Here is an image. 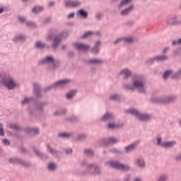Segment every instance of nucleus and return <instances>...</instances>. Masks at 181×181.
I'll return each instance as SVG.
<instances>
[{
  "label": "nucleus",
  "mask_w": 181,
  "mask_h": 181,
  "mask_svg": "<svg viewBox=\"0 0 181 181\" xmlns=\"http://www.w3.org/2000/svg\"><path fill=\"white\" fill-rule=\"evenodd\" d=\"M88 165V163L87 162V160H83L82 161H81V166H87Z\"/></svg>",
  "instance_id": "obj_62"
},
{
  "label": "nucleus",
  "mask_w": 181,
  "mask_h": 181,
  "mask_svg": "<svg viewBox=\"0 0 181 181\" xmlns=\"http://www.w3.org/2000/svg\"><path fill=\"white\" fill-rule=\"evenodd\" d=\"M174 54H175V56H180L181 47L176 48L175 50L174 51Z\"/></svg>",
  "instance_id": "obj_60"
},
{
  "label": "nucleus",
  "mask_w": 181,
  "mask_h": 181,
  "mask_svg": "<svg viewBox=\"0 0 181 181\" xmlns=\"http://www.w3.org/2000/svg\"><path fill=\"white\" fill-rule=\"evenodd\" d=\"M168 180H169V174L168 173L161 174L157 179V181H168Z\"/></svg>",
  "instance_id": "obj_40"
},
{
  "label": "nucleus",
  "mask_w": 181,
  "mask_h": 181,
  "mask_svg": "<svg viewBox=\"0 0 181 181\" xmlns=\"http://www.w3.org/2000/svg\"><path fill=\"white\" fill-rule=\"evenodd\" d=\"M47 148L49 149V153H51V155H52L53 156H57L58 155H59L60 151L57 150L56 148H52L49 144L47 145Z\"/></svg>",
  "instance_id": "obj_31"
},
{
  "label": "nucleus",
  "mask_w": 181,
  "mask_h": 181,
  "mask_svg": "<svg viewBox=\"0 0 181 181\" xmlns=\"http://www.w3.org/2000/svg\"><path fill=\"white\" fill-rule=\"evenodd\" d=\"M69 37V33L67 32H63L58 35H56L53 39L52 45H51L52 49L56 50L59 46H60L63 39Z\"/></svg>",
  "instance_id": "obj_8"
},
{
  "label": "nucleus",
  "mask_w": 181,
  "mask_h": 181,
  "mask_svg": "<svg viewBox=\"0 0 181 181\" xmlns=\"http://www.w3.org/2000/svg\"><path fill=\"white\" fill-rule=\"evenodd\" d=\"M151 101L154 104H163V98H153Z\"/></svg>",
  "instance_id": "obj_42"
},
{
  "label": "nucleus",
  "mask_w": 181,
  "mask_h": 181,
  "mask_svg": "<svg viewBox=\"0 0 181 181\" xmlns=\"http://www.w3.org/2000/svg\"><path fill=\"white\" fill-rule=\"evenodd\" d=\"M57 169V164L56 163H49L47 165V170L49 172H54Z\"/></svg>",
  "instance_id": "obj_32"
},
{
  "label": "nucleus",
  "mask_w": 181,
  "mask_h": 181,
  "mask_svg": "<svg viewBox=\"0 0 181 181\" xmlns=\"http://www.w3.org/2000/svg\"><path fill=\"white\" fill-rule=\"evenodd\" d=\"M119 170H123V172H129V170H131V165H129L128 164L120 163V167H119Z\"/></svg>",
  "instance_id": "obj_38"
},
{
  "label": "nucleus",
  "mask_w": 181,
  "mask_h": 181,
  "mask_svg": "<svg viewBox=\"0 0 181 181\" xmlns=\"http://www.w3.org/2000/svg\"><path fill=\"white\" fill-rule=\"evenodd\" d=\"M25 25L28 28H31L33 29H36V28H37V25L35 22H33V21H27V22H25Z\"/></svg>",
  "instance_id": "obj_47"
},
{
  "label": "nucleus",
  "mask_w": 181,
  "mask_h": 181,
  "mask_svg": "<svg viewBox=\"0 0 181 181\" xmlns=\"http://www.w3.org/2000/svg\"><path fill=\"white\" fill-rule=\"evenodd\" d=\"M33 151L36 156H38L40 159H49V156L45 153H41L40 151L37 149V148L34 147Z\"/></svg>",
  "instance_id": "obj_21"
},
{
  "label": "nucleus",
  "mask_w": 181,
  "mask_h": 181,
  "mask_svg": "<svg viewBox=\"0 0 181 181\" xmlns=\"http://www.w3.org/2000/svg\"><path fill=\"white\" fill-rule=\"evenodd\" d=\"M132 11H134V5H131L129 7L122 10L120 11V15H122V16H127V15H129Z\"/></svg>",
  "instance_id": "obj_24"
},
{
  "label": "nucleus",
  "mask_w": 181,
  "mask_h": 181,
  "mask_svg": "<svg viewBox=\"0 0 181 181\" xmlns=\"http://www.w3.org/2000/svg\"><path fill=\"white\" fill-rule=\"evenodd\" d=\"M73 135V133L63 132L59 133L57 136L58 138H62V139H70V138H72Z\"/></svg>",
  "instance_id": "obj_27"
},
{
  "label": "nucleus",
  "mask_w": 181,
  "mask_h": 181,
  "mask_svg": "<svg viewBox=\"0 0 181 181\" xmlns=\"http://www.w3.org/2000/svg\"><path fill=\"white\" fill-rule=\"evenodd\" d=\"M0 84L9 90L21 87V84L16 83V81H15V78L11 74L4 71H0Z\"/></svg>",
  "instance_id": "obj_2"
},
{
  "label": "nucleus",
  "mask_w": 181,
  "mask_h": 181,
  "mask_svg": "<svg viewBox=\"0 0 181 181\" xmlns=\"http://www.w3.org/2000/svg\"><path fill=\"white\" fill-rule=\"evenodd\" d=\"M49 23H52V18L47 17L42 21V25H49Z\"/></svg>",
  "instance_id": "obj_56"
},
{
  "label": "nucleus",
  "mask_w": 181,
  "mask_h": 181,
  "mask_svg": "<svg viewBox=\"0 0 181 181\" xmlns=\"http://www.w3.org/2000/svg\"><path fill=\"white\" fill-rule=\"evenodd\" d=\"M35 47L39 50H43L44 49H46V43L42 42V41H38L35 42Z\"/></svg>",
  "instance_id": "obj_35"
},
{
  "label": "nucleus",
  "mask_w": 181,
  "mask_h": 181,
  "mask_svg": "<svg viewBox=\"0 0 181 181\" xmlns=\"http://www.w3.org/2000/svg\"><path fill=\"white\" fill-rule=\"evenodd\" d=\"M129 114H132V115H135V117H136V118L140 121L146 122L149 121L151 118H152V115H151V114L142 113L136 109H131L129 110Z\"/></svg>",
  "instance_id": "obj_7"
},
{
  "label": "nucleus",
  "mask_w": 181,
  "mask_h": 181,
  "mask_svg": "<svg viewBox=\"0 0 181 181\" xmlns=\"http://www.w3.org/2000/svg\"><path fill=\"white\" fill-rule=\"evenodd\" d=\"M135 24V21H127V23H126V25H127V26H134V25Z\"/></svg>",
  "instance_id": "obj_63"
},
{
  "label": "nucleus",
  "mask_w": 181,
  "mask_h": 181,
  "mask_svg": "<svg viewBox=\"0 0 181 181\" xmlns=\"http://www.w3.org/2000/svg\"><path fill=\"white\" fill-rule=\"evenodd\" d=\"M156 145H157V146H160L161 148H163V143H162V137H160V136L157 137Z\"/></svg>",
  "instance_id": "obj_54"
},
{
  "label": "nucleus",
  "mask_w": 181,
  "mask_h": 181,
  "mask_svg": "<svg viewBox=\"0 0 181 181\" xmlns=\"http://www.w3.org/2000/svg\"><path fill=\"white\" fill-rule=\"evenodd\" d=\"M109 100L111 101H119V100H121V95L118 93L110 94L109 96Z\"/></svg>",
  "instance_id": "obj_29"
},
{
  "label": "nucleus",
  "mask_w": 181,
  "mask_h": 181,
  "mask_svg": "<svg viewBox=\"0 0 181 181\" xmlns=\"http://www.w3.org/2000/svg\"><path fill=\"white\" fill-rule=\"evenodd\" d=\"M181 78V69H179L177 72L171 76V78L175 80H180Z\"/></svg>",
  "instance_id": "obj_45"
},
{
  "label": "nucleus",
  "mask_w": 181,
  "mask_h": 181,
  "mask_svg": "<svg viewBox=\"0 0 181 181\" xmlns=\"http://www.w3.org/2000/svg\"><path fill=\"white\" fill-rule=\"evenodd\" d=\"M47 105V102L45 101H38L35 103V109H30L28 112L29 115L32 118H36L37 115H36V111L38 112V114H40V115H42L43 112H45V107Z\"/></svg>",
  "instance_id": "obj_4"
},
{
  "label": "nucleus",
  "mask_w": 181,
  "mask_h": 181,
  "mask_svg": "<svg viewBox=\"0 0 181 181\" xmlns=\"http://www.w3.org/2000/svg\"><path fill=\"white\" fill-rule=\"evenodd\" d=\"M94 150L91 148H85L83 150V154L89 158H93V156H94Z\"/></svg>",
  "instance_id": "obj_30"
},
{
  "label": "nucleus",
  "mask_w": 181,
  "mask_h": 181,
  "mask_svg": "<svg viewBox=\"0 0 181 181\" xmlns=\"http://www.w3.org/2000/svg\"><path fill=\"white\" fill-rule=\"evenodd\" d=\"M83 173V175H101V168L97 163H90Z\"/></svg>",
  "instance_id": "obj_5"
},
{
  "label": "nucleus",
  "mask_w": 181,
  "mask_h": 181,
  "mask_svg": "<svg viewBox=\"0 0 181 181\" xmlns=\"http://www.w3.org/2000/svg\"><path fill=\"white\" fill-rule=\"evenodd\" d=\"M23 40H25V35H17L14 39H13V42H15L16 43L18 42H23Z\"/></svg>",
  "instance_id": "obj_48"
},
{
  "label": "nucleus",
  "mask_w": 181,
  "mask_h": 181,
  "mask_svg": "<svg viewBox=\"0 0 181 181\" xmlns=\"http://www.w3.org/2000/svg\"><path fill=\"white\" fill-rule=\"evenodd\" d=\"M76 93H77V90H72L69 92L66 95V100H73V98H74V95H76Z\"/></svg>",
  "instance_id": "obj_41"
},
{
  "label": "nucleus",
  "mask_w": 181,
  "mask_h": 181,
  "mask_svg": "<svg viewBox=\"0 0 181 181\" xmlns=\"http://www.w3.org/2000/svg\"><path fill=\"white\" fill-rule=\"evenodd\" d=\"M33 94L35 98H42L43 94H42V87L39 83H33Z\"/></svg>",
  "instance_id": "obj_12"
},
{
  "label": "nucleus",
  "mask_w": 181,
  "mask_h": 181,
  "mask_svg": "<svg viewBox=\"0 0 181 181\" xmlns=\"http://www.w3.org/2000/svg\"><path fill=\"white\" fill-rule=\"evenodd\" d=\"M25 131L29 135H39L40 132L39 127H28L25 129Z\"/></svg>",
  "instance_id": "obj_22"
},
{
  "label": "nucleus",
  "mask_w": 181,
  "mask_h": 181,
  "mask_svg": "<svg viewBox=\"0 0 181 181\" xmlns=\"http://www.w3.org/2000/svg\"><path fill=\"white\" fill-rule=\"evenodd\" d=\"M0 136H5V132H4V124L0 122Z\"/></svg>",
  "instance_id": "obj_59"
},
{
  "label": "nucleus",
  "mask_w": 181,
  "mask_h": 181,
  "mask_svg": "<svg viewBox=\"0 0 181 181\" xmlns=\"http://www.w3.org/2000/svg\"><path fill=\"white\" fill-rule=\"evenodd\" d=\"M123 42H127L129 45H132L134 43V38L123 37Z\"/></svg>",
  "instance_id": "obj_52"
},
{
  "label": "nucleus",
  "mask_w": 181,
  "mask_h": 181,
  "mask_svg": "<svg viewBox=\"0 0 181 181\" xmlns=\"http://www.w3.org/2000/svg\"><path fill=\"white\" fill-rule=\"evenodd\" d=\"M67 114V110L66 108H62L59 110H57L54 115L57 117L58 115H66Z\"/></svg>",
  "instance_id": "obj_39"
},
{
  "label": "nucleus",
  "mask_w": 181,
  "mask_h": 181,
  "mask_svg": "<svg viewBox=\"0 0 181 181\" xmlns=\"http://www.w3.org/2000/svg\"><path fill=\"white\" fill-rule=\"evenodd\" d=\"M121 42H124L123 37L116 39L115 41L113 42V45H115V46H118Z\"/></svg>",
  "instance_id": "obj_57"
},
{
  "label": "nucleus",
  "mask_w": 181,
  "mask_h": 181,
  "mask_svg": "<svg viewBox=\"0 0 181 181\" xmlns=\"http://www.w3.org/2000/svg\"><path fill=\"white\" fill-rule=\"evenodd\" d=\"M110 153H115V155H122V151L117 149V148H111L109 150Z\"/></svg>",
  "instance_id": "obj_50"
},
{
  "label": "nucleus",
  "mask_w": 181,
  "mask_h": 181,
  "mask_svg": "<svg viewBox=\"0 0 181 181\" xmlns=\"http://www.w3.org/2000/svg\"><path fill=\"white\" fill-rule=\"evenodd\" d=\"M87 134H80L76 138V141H78V142H84V141L87 140Z\"/></svg>",
  "instance_id": "obj_34"
},
{
  "label": "nucleus",
  "mask_w": 181,
  "mask_h": 181,
  "mask_svg": "<svg viewBox=\"0 0 181 181\" xmlns=\"http://www.w3.org/2000/svg\"><path fill=\"white\" fill-rule=\"evenodd\" d=\"M135 165L138 166V168H140V169H145L146 168V164L144 158H136Z\"/></svg>",
  "instance_id": "obj_19"
},
{
  "label": "nucleus",
  "mask_w": 181,
  "mask_h": 181,
  "mask_svg": "<svg viewBox=\"0 0 181 181\" xmlns=\"http://www.w3.org/2000/svg\"><path fill=\"white\" fill-rule=\"evenodd\" d=\"M168 59H169V57H168V56H166V55L155 56V60L157 63H159V62H165V61L168 60Z\"/></svg>",
  "instance_id": "obj_33"
},
{
  "label": "nucleus",
  "mask_w": 181,
  "mask_h": 181,
  "mask_svg": "<svg viewBox=\"0 0 181 181\" xmlns=\"http://www.w3.org/2000/svg\"><path fill=\"white\" fill-rule=\"evenodd\" d=\"M176 145L175 141H168L163 142V148L164 149H172Z\"/></svg>",
  "instance_id": "obj_23"
},
{
  "label": "nucleus",
  "mask_w": 181,
  "mask_h": 181,
  "mask_svg": "<svg viewBox=\"0 0 181 181\" xmlns=\"http://www.w3.org/2000/svg\"><path fill=\"white\" fill-rule=\"evenodd\" d=\"M65 119L68 122H77V121H78V117H77V116H71V117H66Z\"/></svg>",
  "instance_id": "obj_44"
},
{
  "label": "nucleus",
  "mask_w": 181,
  "mask_h": 181,
  "mask_svg": "<svg viewBox=\"0 0 181 181\" xmlns=\"http://www.w3.org/2000/svg\"><path fill=\"white\" fill-rule=\"evenodd\" d=\"M43 6H35L33 9H32V12L33 13H40V12H43Z\"/></svg>",
  "instance_id": "obj_46"
},
{
  "label": "nucleus",
  "mask_w": 181,
  "mask_h": 181,
  "mask_svg": "<svg viewBox=\"0 0 181 181\" xmlns=\"http://www.w3.org/2000/svg\"><path fill=\"white\" fill-rule=\"evenodd\" d=\"M78 15L81 16L83 19H87L88 18V12L86 11V10L81 8L78 11Z\"/></svg>",
  "instance_id": "obj_28"
},
{
  "label": "nucleus",
  "mask_w": 181,
  "mask_h": 181,
  "mask_svg": "<svg viewBox=\"0 0 181 181\" xmlns=\"http://www.w3.org/2000/svg\"><path fill=\"white\" fill-rule=\"evenodd\" d=\"M140 144H141V141H136L133 142L132 144L127 146L126 147H124L125 153H129L130 152L135 151V149H136V148H138V146Z\"/></svg>",
  "instance_id": "obj_14"
},
{
  "label": "nucleus",
  "mask_w": 181,
  "mask_h": 181,
  "mask_svg": "<svg viewBox=\"0 0 181 181\" xmlns=\"http://www.w3.org/2000/svg\"><path fill=\"white\" fill-rule=\"evenodd\" d=\"M176 100H177V97L175 95L164 97L163 104H170V103H175Z\"/></svg>",
  "instance_id": "obj_25"
},
{
  "label": "nucleus",
  "mask_w": 181,
  "mask_h": 181,
  "mask_svg": "<svg viewBox=\"0 0 181 181\" xmlns=\"http://www.w3.org/2000/svg\"><path fill=\"white\" fill-rule=\"evenodd\" d=\"M107 129H117L116 124L113 122H109L107 126Z\"/></svg>",
  "instance_id": "obj_53"
},
{
  "label": "nucleus",
  "mask_w": 181,
  "mask_h": 181,
  "mask_svg": "<svg viewBox=\"0 0 181 181\" xmlns=\"http://www.w3.org/2000/svg\"><path fill=\"white\" fill-rule=\"evenodd\" d=\"M175 160L176 162H181V153L175 156Z\"/></svg>",
  "instance_id": "obj_64"
},
{
  "label": "nucleus",
  "mask_w": 181,
  "mask_h": 181,
  "mask_svg": "<svg viewBox=\"0 0 181 181\" xmlns=\"http://www.w3.org/2000/svg\"><path fill=\"white\" fill-rule=\"evenodd\" d=\"M172 74H173V70L170 69L165 71L163 74V80H168L170 77V76H172Z\"/></svg>",
  "instance_id": "obj_36"
},
{
  "label": "nucleus",
  "mask_w": 181,
  "mask_h": 181,
  "mask_svg": "<svg viewBox=\"0 0 181 181\" xmlns=\"http://www.w3.org/2000/svg\"><path fill=\"white\" fill-rule=\"evenodd\" d=\"M123 87L127 91L134 93L137 90L141 94H146V86H145V78L139 74H134L132 76V84L124 83Z\"/></svg>",
  "instance_id": "obj_1"
},
{
  "label": "nucleus",
  "mask_w": 181,
  "mask_h": 181,
  "mask_svg": "<svg viewBox=\"0 0 181 181\" xmlns=\"http://www.w3.org/2000/svg\"><path fill=\"white\" fill-rule=\"evenodd\" d=\"M100 47L101 41H96L94 47L90 49V53H92V54H99Z\"/></svg>",
  "instance_id": "obj_20"
},
{
  "label": "nucleus",
  "mask_w": 181,
  "mask_h": 181,
  "mask_svg": "<svg viewBox=\"0 0 181 181\" xmlns=\"http://www.w3.org/2000/svg\"><path fill=\"white\" fill-rule=\"evenodd\" d=\"M93 35H94V33L92 31H88L86 33H85L83 34V35H82L81 37V39H86V37H90V36H93Z\"/></svg>",
  "instance_id": "obj_51"
},
{
  "label": "nucleus",
  "mask_w": 181,
  "mask_h": 181,
  "mask_svg": "<svg viewBox=\"0 0 181 181\" xmlns=\"http://www.w3.org/2000/svg\"><path fill=\"white\" fill-rule=\"evenodd\" d=\"M117 142H119L118 139L110 137L109 139H101L99 141V145L100 146H108V145H114V144H117Z\"/></svg>",
  "instance_id": "obj_10"
},
{
  "label": "nucleus",
  "mask_w": 181,
  "mask_h": 181,
  "mask_svg": "<svg viewBox=\"0 0 181 181\" xmlns=\"http://www.w3.org/2000/svg\"><path fill=\"white\" fill-rule=\"evenodd\" d=\"M81 6V1H71L68 0L65 2V6L67 8H78Z\"/></svg>",
  "instance_id": "obj_17"
},
{
  "label": "nucleus",
  "mask_w": 181,
  "mask_h": 181,
  "mask_svg": "<svg viewBox=\"0 0 181 181\" xmlns=\"http://www.w3.org/2000/svg\"><path fill=\"white\" fill-rule=\"evenodd\" d=\"M86 63H87V64L98 66V64H103V63H104V60L101 59L90 58L86 60Z\"/></svg>",
  "instance_id": "obj_18"
},
{
  "label": "nucleus",
  "mask_w": 181,
  "mask_h": 181,
  "mask_svg": "<svg viewBox=\"0 0 181 181\" xmlns=\"http://www.w3.org/2000/svg\"><path fill=\"white\" fill-rule=\"evenodd\" d=\"M2 144L6 145V146H11V141L8 140V139H2Z\"/></svg>",
  "instance_id": "obj_58"
},
{
  "label": "nucleus",
  "mask_w": 181,
  "mask_h": 181,
  "mask_svg": "<svg viewBox=\"0 0 181 181\" xmlns=\"http://www.w3.org/2000/svg\"><path fill=\"white\" fill-rule=\"evenodd\" d=\"M107 165L110 168H114L115 169H119L121 163L118 160H110L107 162Z\"/></svg>",
  "instance_id": "obj_26"
},
{
  "label": "nucleus",
  "mask_w": 181,
  "mask_h": 181,
  "mask_svg": "<svg viewBox=\"0 0 181 181\" xmlns=\"http://www.w3.org/2000/svg\"><path fill=\"white\" fill-rule=\"evenodd\" d=\"M132 0H122L119 5V9H121L122 7L125 6V5H128Z\"/></svg>",
  "instance_id": "obj_49"
},
{
  "label": "nucleus",
  "mask_w": 181,
  "mask_h": 181,
  "mask_svg": "<svg viewBox=\"0 0 181 181\" xmlns=\"http://www.w3.org/2000/svg\"><path fill=\"white\" fill-rule=\"evenodd\" d=\"M115 119V115L111 112H106L100 118L102 122H107V121H114Z\"/></svg>",
  "instance_id": "obj_13"
},
{
  "label": "nucleus",
  "mask_w": 181,
  "mask_h": 181,
  "mask_svg": "<svg viewBox=\"0 0 181 181\" xmlns=\"http://www.w3.org/2000/svg\"><path fill=\"white\" fill-rule=\"evenodd\" d=\"M120 76H122L123 80L124 81H127L129 79V77H132V71L131 69L127 68L122 70L119 73Z\"/></svg>",
  "instance_id": "obj_15"
},
{
  "label": "nucleus",
  "mask_w": 181,
  "mask_h": 181,
  "mask_svg": "<svg viewBox=\"0 0 181 181\" xmlns=\"http://www.w3.org/2000/svg\"><path fill=\"white\" fill-rule=\"evenodd\" d=\"M9 128H11V129H14V131H17V132L22 131V128L16 124H11Z\"/></svg>",
  "instance_id": "obj_43"
},
{
  "label": "nucleus",
  "mask_w": 181,
  "mask_h": 181,
  "mask_svg": "<svg viewBox=\"0 0 181 181\" xmlns=\"http://www.w3.org/2000/svg\"><path fill=\"white\" fill-rule=\"evenodd\" d=\"M33 101V98L30 97V98H25L23 100L21 101V105L22 107H25V105H28V104H30Z\"/></svg>",
  "instance_id": "obj_37"
},
{
  "label": "nucleus",
  "mask_w": 181,
  "mask_h": 181,
  "mask_svg": "<svg viewBox=\"0 0 181 181\" xmlns=\"http://www.w3.org/2000/svg\"><path fill=\"white\" fill-rule=\"evenodd\" d=\"M64 151L66 155H71L73 153V148H65Z\"/></svg>",
  "instance_id": "obj_61"
},
{
  "label": "nucleus",
  "mask_w": 181,
  "mask_h": 181,
  "mask_svg": "<svg viewBox=\"0 0 181 181\" xmlns=\"http://www.w3.org/2000/svg\"><path fill=\"white\" fill-rule=\"evenodd\" d=\"M8 162L12 165L18 163V165H21V166H23L24 168H29V166H30V162L24 160L18 157L8 158Z\"/></svg>",
  "instance_id": "obj_9"
},
{
  "label": "nucleus",
  "mask_w": 181,
  "mask_h": 181,
  "mask_svg": "<svg viewBox=\"0 0 181 181\" xmlns=\"http://www.w3.org/2000/svg\"><path fill=\"white\" fill-rule=\"evenodd\" d=\"M69 83H71V80L70 79H63L58 81L45 88L43 91L45 93H47V91H50V90H56L57 87H64V86H67V84H69Z\"/></svg>",
  "instance_id": "obj_6"
},
{
  "label": "nucleus",
  "mask_w": 181,
  "mask_h": 181,
  "mask_svg": "<svg viewBox=\"0 0 181 181\" xmlns=\"http://www.w3.org/2000/svg\"><path fill=\"white\" fill-rule=\"evenodd\" d=\"M180 19L177 16H173L167 20V25H170V26H175L176 25H180Z\"/></svg>",
  "instance_id": "obj_16"
},
{
  "label": "nucleus",
  "mask_w": 181,
  "mask_h": 181,
  "mask_svg": "<svg viewBox=\"0 0 181 181\" xmlns=\"http://www.w3.org/2000/svg\"><path fill=\"white\" fill-rule=\"evenodd\" d=\"M72 45L78 52H87L91 47L90 45H84L80 42H74Z\"/></svg>",
  "instance_id": "obj_11"
},
{
  "label": "nucleus",
  "mask_w": 181,
  "mask_h": 181,
  "mask_svg": "<svg viewBox=\"0 0 181 181\" xmlns=\"http://www.w3.org/2000/svg\"><path fill=\"white\" fill-rule=\"evenodd\" d=\"M155 62H156V59H155V57H152V58H149L148 59H147L146 61V64L151 65V64H153V63H155Z\"/></svg>",
  "instance_id": "obj_55"
},
{
  "label": "nucleus",
  "mask_w": 181,
  "mask_h": 181,
  "mask_svg": "<svg viewBox=\"0 0 181 181\" xmlns=\"http://www.w3.org/2000/svg\"><path fill=\"white\" fill-rule=\"evenodd\" d=\"M60 64V60H56V59H54V56L53 55H47L45 58L42 59L38 62V64H40V66L51 64V66H49V69H51L52 70H56L57 69H59Z\"/></svg>",
  "instance_id": "obj_3"
}]
</instances>
